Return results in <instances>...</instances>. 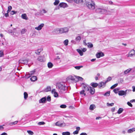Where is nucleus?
I'll return each instance as SVG.
<instances>
[{
  "label": "nucleus",
  "mask_w": 135,
  "mask_h": 135,
  "mask_svg": "<svg viewBox=\"0 0 135 135\" xmlns=\"http://www.w3.org/2000/svg\"><path fill=\"white\" fill-rule=\"evenodd\" d=\"M90 10H93L95 8V5L94 2L92 1H86L85 4Z\"/></svg>",
  "instance_id": "obj_1"
},
{
  "label": "nucleus",
  "mask_w": 135,
  "mask_h": 135,
  "mask_svg": "<svg viewBox=\"0 0 135 135\" xmlns=\"http://www.w3.org/2000/svg\"><path fill=\"white\" fill-rule=\"evenodd\" d=\"M56 87L59 89L66 91L67 90V88L63 83H58L56 85Z\"/></svg>",
  "instance_id": "obj_2"
},
{
  "label": "nucleus",
  "mask_w": 135,
  "mask_h": 135,
  "mask_svg": "<svg viewBox=\"0 0 135 135\" xmlns=\"http://www.w3.org/2000/svg\"><path fill=\"white\" fill-rule=\"evenodd\" d=\"M95 11L96 12L101 14H105L107 12V10L102 7L96 8L95 9Z\"/></svg>",
  "instance_id": "obj_3"
},
{
  "label": "nucleus",
  "mask_w": 135,
  "mask_h": 135,
  "mask_svg": "<svg viewBox=\"0 0 135 135\" xmlns=\"http://www.w3.org/2000/svg\"><path fill=\"white\" fill-rule=\"evenodd\" d=\"M58 33H62L68 32L69 31L68 28L65 27L60 28H58L57 29Z\"/></svg>",
  "instance_id": "obj_4"
},
{
  "label": "nucleus",
  "mask_w": 135,
  "mask_h": 135,
  "mask_svg": "<svg viewBox=\"0 0 135 135\" xmlns=\"http://www.w3.org/2000/svg\"><path fill=\"white\" fill-rule=\"evenodd\" d=\"M55 125L56 126L60 127H64L65 126H69L70 124L68 123H66L64 122L61 123L60 121H58L55 123Z\"/></svg>",
  "instance_id": "obj_5"
},
{
  "label": "nucleus",
  "mask_w": 135,
  "mask_h": 135,
  "mask_svg": "<svg viewBox=\"0 0 135 135\" xmlns=\"http://www.w3.org/2000/svg\"><path fill=\"white\" fill-rule=\"evenodd\" d=\"M81 86L83 87L85 91H89L90 86L89 85L85 83H83L81 84Z\"/></svg>",
  "instance_id": "obj_6"
},
{
  "label": "nucleus",
  "mask_w": 135,
  "mask_h": 135,
  "mask_svg": "<svg viewBox=\"0 0 135 135\" xmlns=\"http://www.w3.org/2000/svg\"><path fill=\"white\" fill-rule=\"evenodd\" d=\"M131 91V90H130L127 89L125 91L123 90L119 91H118V95L120 96H122L124 95L126 96L127 94V91Z\"/></svg>",
  "instance_id": "obj_7"
},
{
  "label": "nucleus",
  "mask_w": 135,
  "mask_h": 135,
  "mask_svg": "<svg viewBox=\"0 0 135 135\" xmlns=\"http://www.w3.org/2000/svg\"><path fill=\"white\" fill-rule=\"evenodd\" d=\"M74 2L77 4H85L86 2V0H73Z\"/></svg>",
  "instance_id": "obj_8"
},
{
  "label": "nucleus",
  "mask_w": 135,
  "mask_h": 135,
  "mask_svg": "<svg viewBox=\"0 0 135 135\" xmlns=\"http://www.w3.org/2000/svg\"><path fill=\"white\" fill-rule=\"evenodd\" d=\"M28 60L27 59H22L19 61V63H21L24 64H27L28 62Z\"/></svg>",
  "instance_id": "obj_9"
},
{
  "label": "nucleus",
  "mask_w": 135,
  "mask_h": 135,
  "mask_svg": "<svg viewBox=\"0 0 135 135\" xmlns=\"http://www.w3.org/2000/svg\"><path fill=\"white\" fill-rule=\"evenodd\" d=\"M106 83L105 82L102 81L99 83L98 87L99 88H103L105 86V84Z\"/></svg>",
  "instance_id": "obj_10"
},
{
  "label": "nucleus",
  "mask_w": 135,
  "mask_h": 135,
  "mask_svg": "<svg viewBox=\"0 0 135 135\" xmlns=\"http://www.w3.org/2000/svg\"><path fill=\"white\" fill-rule=\"evenodd\" d=\"M35 72V70L31 71L30 73H28V74H27L26 75L25 78L26 79H28L30 78L31 75L33 74Z\"/></svg>",
  "instance_id": "obj_11"
},
{
  "label": "nucleus",
  "mask_w": 135,
  "mask_h": 135,
  "mask_svg": "<svg viewBox=\"0 0 135 135\" xmlns=\"http://www.w3.org/2000/svg\"><path fill=\"white\" fill-rule=\"evenodd\" d=\"M135 54V51L133 50L132 49L129 52L128 54L127 55V57H131L132 56Z\"/></svg>",
  "instance_id": "obj_12"
},
{
  "label": "nucleus",
  "mask_w": 135,
  "mask_h": 135,
  "mask_svg": "<svg viewBox=\"0 0 135 135\" xmlns=\"http://www.w3.org/2000/svg\"><path fill=\"white\" fill-rule=\"evenodd\" d=\"M104 55V54L102 52H97L96 54V57L98 58H99L103 56Z\"/></svg>",
  "instance_id": "obj_13"
},
{
  "label": "nucleus",
  "mask_w": 135,
  "mask_h": 135,
  "mask_svg": "<svg viewBox=\"0 0 135 135\" xmlns=\"http://www.w3.org/2000/svg\"><path fill=\"white\" fill-rule=\"evenodd\" d=\"M44 23H41L38 27H35V28L38 30H40L42 28L44 27Z\"/></svg>",
  "instance_id": "obj_14"
},
{
  "label": "nucleus",
  "mask_w": 135,
  "mask_h": 135,
  "mask_svg": "<svg viewBox=\"0 0 135 135\" xmlns=\"http://www.w3.org/2000/svg\"><path fill=\"white\" fill-rule=\"evenodd\" d=\"M46 97L42 98L39 100V103H45L46 100Z\"/></svg>",
  "instance_id": "obj_15"
},
{
  "label": "nucleus",
  "mask_w": 135,
  "mask_h": 135,
  "mask_svg": "<svg viewBox=\"0 0 135 135\" xmlns=\"http://www.w3.org/2000/svg\"><path fill=\"white\" fill-rule=\"evenodd\" d=\"M37 59L40 62H44L45 61L44 57L43 56H40L37 58Z\"/></svg>",
  "instance_id": "obj_16"
},
{
  "label": "nucleus",
  "mask_w": 135,
  "mask_h": 135,
  "mask_svg": "<svg viewBox=\"0 0 135 135\" xmlns=\"http://www.w3.org/2000/svg\"><path fill=\"white\" fill-rule=\"evenodd\" d=\"M89 91L91 94L93 95L95 93V89L94 88L90 87L89 91Z\"/></svg>",
  "instance_id": "obj_17"
},
{
  "label": "nucleus",
  "mask_w": 135,
  "mask_h": 135,
  "mask_svg": "<svg viewBox=\"0 0 135 135\" xmlns=\"http://www.w3.org/2000/svg\"><path fill=\"white\" fill-rule=\"evenodd\" d=\"M59 6L61 7L65 8L67 7V5L66 3H61L59 4Z\"/></svg>",
  "instance_id": "obj_18"
},
{
  "label": "nucleus",
  "mask_w": 135,
  "mask_h": 135,
  "mask_svg": "<svg viewBox=\"0 0 135 135\" xmlns=\"http://www.w3.org/2000/svg\"><path fill=\"white\" fill-rule=\"evenodd\" d=\"M76 130L73 132V134H77L78 133L80 129V128L79 127H77L76 128Z\"/></svg>",
  "instance_id": "obj_19"
},
{
  "label": "nucleus",
  "mask_w": 135,
  "mask_h": 135,
  "mask_svg": "<svg viewBox=\"0 0 135 135\" xmlns=\"http://www.w3.org/2000/svg\"><path fill=\"white\" fill-rule=\"evenodd\" d=\"M51 87L50 86H47L45 88L44 90V91L46 92H47L51 91Z\"/></svg>",
  "instance_id": "obj_20"
},
{
  "label": "nucleus",
  "mask_w": 135,
  "mask_h": 135,
  "mask_svg": "<svg viewBox=\"0 0 135 135\" xmlns=\"http://www.w3.org/2000/svg\"><path fill=\"white\" fill-rule=\"evenodd\" d=\"M42 50L41 49H38L35 50V53L37 55H39Z\"/></svg>",
  "instance_id": "obj_21"
},
{
  "label": "nucleus",
  "mask_w": 135,
  "mask_h": 135,
  "mask_svg": "<svg viewBox=\"0 0 135 135\" xmlns=\"http://www.w3.org/2000/svg\"><path fill=\"white\" fill-rule=\"evenodd\" d=\"M135 131V128H133L128 129L127 132L128 133H131Z\"/></svg>",
  "instance_id": "obj_22"
},
{
  "label": "nucleus",
  "mask_w": 135,
  "mask_h": 135,
  "mask_svg": "<svg viewBox=\"0 0 135 135\" xmlns=\"http://www.w3.org/2000/svg\"><path fill=\"white\" fill-rule=\"evenodd\" d=\"M96 108L95 105L93 104L91 105L89 107V109L91 110H93Z\"/></svg>",
  "instance_id": "obj_23"
},
{
  "label": "nucleus",
  "mask_w": 135,
  "mask_h": 135,
  "mask_svg": "<svg viewBox=\"0 0 135 135\" xmlns=\"http://www.w3.org/2000/svg\"><path fill=\"white\" fill-rule=\"evenodd\" d=\"M30 80L32 81H34L37 80V77L36 76H33L31 77L30 79Z\"/></svg>",
  "instance_id": "obj_24"
},
{
  "label": "nucleus",
  "mask_w": 135,
  "mask_h": 135,
  "mask_svg": "<svg viewBox=\"0 0 135 135\" xmlns=\"http://www.w3.org/2000/svg\"><path fill=\"white\" fill-rule=\"evenodd\" d=\"M76 51L81 56H82L83 55V53L81 50L78 49H76Z\"/></svg>",
  "instance_id": "obj_25"
},
{
  "label": "nucleus",
  "mask_w": 135,
  "mask_h": 135,
  "mask_svg": "<svg viewBox=\"0 0 135 135\" xmlns=\"http://www.w3.org/2000/svg\"><path fill=\"white\" fill-rule=\"evenodd\" d=\"M91 85L93 88H96L98 86V84L96 83H91Z\"/></svg>",
  "instance_id": "obj_26"
},
{
  "label": "nucleus",
  "mask_w": 135,
  "mask_h": 135,
  "mask_svg": "<svg viewBox=\"0 0 135 135\" xmlns=\"http://www.w3.org/2000/svg\"><path fill=\"white\" fill-rule=\"evenodd\" d=\"M21 17L23 19L25 20H27L28 19V18L27 16V15L26 14L24 13L22 14L21 15Z\"/></svg>",
  "instance_id": "obj_27"
},
{
  "label": "nucleus",
  "mask_w": 135,
  "mask_h": 135,
  "mask_svg": "<svg viewBox=\"0 0 135 135\" xmlns=\"http://www.w3.org/2000/svg\"><path fill=\"white\" fill-rule=\"evenodd\" d=\"M132 69H131L129 68L125 71L124 72V74H127L129 73L131 71Z\"/></svg>",
  "instance_id": "obj_28"
},
{
  "label": "nucleus",
  "mask_w": 135,
  "mask_h": 135,
  "mask_svg": "<svg viewBox=\"0 0 135 135\" xmlns=\"http://www.w3.org/2000/svg\"><path fill=\"white\" fill-rule=\"evenodd\" d=\"M18 122V121H16L14 122L10 123L9 124V125L10 126H12L17 124Z\"/></svg>",
  "instance_id": "obj_29"
},
{
  "label": "nucleus",
  "mask_w": 135,
  "mask_h": 135,
  "mask_svg": "<svg viewBox=\"0 0 135 135\" xmlns=\"http://www.w3.org/2000/svg\"><path fill=\"white\" fill-rule=\"evenodd\" d=\"M28 97V94L27 93L25 92L24 93V97L25 100H26Z\"/></svg>",
  "instance_id": "obj_30"
},
{
  "label": "nucleus",
  "mask_w": 135,
  "mask_h": 135,
  "mask_svg": "<svg viewBox=\"0 0 135 135\" xmlns=\"http://www.w3.org/2000/svg\"><path fill=\"white\" fill-rule=\"evenodd\" d=\"M70 133L69 132H63L62 133V135H70Z\"/></svg>",
  "instance_id": "obj_31"
},
{
  "label": "nucleus",
  "mask_w": 135,
  "mask_h": 135,
  "mask_svg": "<svg viewBox=\"0 0 135 135\" xmlns=\"http://www.w3.org/2000/svg\"><path fill=\"white\" fill-rule=\"evenodd\" d=\"M123 108H120L118 112H117V113L119 114H120L123 111Z\"/></svg>",
  "instance_id": "obj_32"
},
{
  "label": "nucleus",
  "mask_w": 135,
  "mask_h": 135,
  "mask_svg": "<svg viewBox=\"0 0 135 135\" xmlns=\"http://www.w3.org/2000/svg\"><path fill=\"white\" fill-rule=\"evenodd\" d=\"M87 46L89 48H91L93 47V45L91 43L89 42L88 43Z\"/></svg>",
  "instance_id": "obj_33"
},
{
  "label": "nucleus",
  "mask_w": 135,
  "mask_h": 135,
  "mask_svg": "<svg viewBox=\"0 0 135 135\" xmlns=\"http://www.w3.org/2000/svg\"><path fill=\"white\" fill-rule=\"evenodd\" d=\"M48 67L49 68H51L53 66V64L51 62H49L47 64Z\"/></svg>",
  "instance_id": "obj_34"
},
{
  "label": "nucleus",
  "mask_w": 135,
  "mask_h": 135,
  "mask_svg": "<svg viewBox=\"0 0 135 135\" xmlns=\"http://www.w3.org/2000/svg\"><path fill=\"white\" fill-rule=\"evenodd\" d=\"M69 41L67 39L65 40L64 42V44L65 46H67L68 45V44Z\"/></svg>",
  "instance_id": "obj_35"
},
{
  "label": "nucleus",
  "mask_w": 135,
  "mask_h": 135,
  "mask_svg": "<svg viewBox=\"0 0 135 135\" xmlns=\"http://www.w3.org/2000/svg\"><path fill=\"white\" fill-rule=\"evenodd\" d=\"M26 31V30L25 29H22L21 31L22 34H24Z\"/></svg>",
  "instance_id": "obj_36"
},
{
  "label": "nucleus",
  "mask_w": 135,
  "mask_h": 135,
  "mask_svg": "<svg viewBox=\"0 0 135 135\" xmlns=\"http://www.w3.org/2000/svg\"><path fill=\"white\" fill-rule=\"evenodd\" d=\"M12 8V7L11 6H9L8 8V10L7 11V12L8 13H9L10 11H11Z\"/></svg>",
  "instance_id": "obj_37"
},
{
  "label": "nucleus",
  "mask_w": 135,
  "mask_h": 135,
  "mask_svg": "<svg viewBox=\"0 0 135 135\" xmlns=\"http://www.w3.org/2000/svg\"><path fill=\"white\" fill-rule=\"evenodd\" d=\"M3 51L2 50H0V57H3Z\"/></svg>",
  "instance_id": "obj_38"
},
{
  "label": "nucleus",
  "mask_w": 135,
  "mask_h": 135,
  "mask_svg": "<svg viewBox=\"0 0 135 135\" xmlns=\"http://www.w3.org/2000/svg\"><path fill=\"white\" fill-rule=\"evenodd\" d=\"M59 0H55L54 4L55 5H57L59 3Z\"/></svg>",
  "instance_id": "obj_39"
},
{
  "label": "nucleus",
  "mask_w": 135,
  "mask_h": 135,
  "mask_svg": "<svg viewBox=\"0 0 135 135\" xmlns=\"http://www.w3.org/2000/svg\"><path fill=\"white\" fill-rule=\"evenodd\" d=\"M110 91H108L105 93L104 94V95L105 96H108L110 95Z\"/></svg>",
  "instance_id": "obj_40"
},
{
  "label": "nucleus",
  "mask_w": 135,
  "mask_h": 135,
  "mask_svg": "<svg viewBox=\"0 0 135 135\" xmlns=\"http://www.w3.org/2000/svg\"><path fill=\"white\" fill-rule=\"evenodd\" d=\"M112 79V78L110 77H109L107 78V80L105 82L107 83L108 81H110Z\"/></svg>",
  "instance_id": "obj_41"
},
{
  "label": "nucleus",
  "mask_w": 135,
  "mask_h": 135,
  "mask_svg": "<svg viewBox=\"0 0 135 135\" xmlns=\"http://www.w3.org/2000/svg\"><path fill=\"white\" fill-rule=\"evenodd\" d=\"M118 85V84H115L114 85H112L110 89H113L116 87Z\"/></svg>",
  "instance_id": "obj_42"
},
{
  "label": "nucleus",
  "mask_w": 135,
  "mask_h": 135,
  "mask_svg": "<svg viewBox=\"0 0 135 135\" xmlns=\"http://www.w3.org/2000/svg\"><path fill=\"white\" fill-rule=\"evenodd\" d=\"M46 100L48 102H50L51 101V98L50 96H48L46 98Z\"/></svg>",
  "instance_id": "obj_43"
},
{
  "label": "nucleus",
  "mask_w": 135,
  "mask_h": 135,
  "mask_svg": "<svg viewBox=\"0 0 135 135\" xmlns=\"http://www.w3.org/2000/svg\"><path fill=\"white\" fill-rule=\"evenodd\" d=\"M75 39L76 41H79L81 39V37L80 36H78L76 37Z\"/></svg>",
  "instance_id": "obj_44"
},
{
  "label": "nucleus",
  "mask_w": 135,
  "mask_h": 135,
  "mask_svg": "<svg viewBox=\"0 0 135 135\" xmlns=\"http://www.w3.org/2000/svg\"><path fill=\"white\" fill-rule=\"evenodd\" d=\"M83 67V66H75V68L79 70L81 68H82Z\"/></svg>",
  "instance_id": "obj_45"
},
{
  "label": "nucleus",
  "mask_w": 135,
  "mask_h": 135,
  "mask_svg": "<svg viewBox=\"0 0 135 135\" xmlns=\"http://www.w3.org/2000/svg\"><path fill=\"white\" fill-rule=\"evenodd\" d=\"M27 132L30 135H32L33 133L32 131H27Z\"/></svg>",
  "instance_id": "obj_46"
},
{
  "label": "nucleus",
  "mask_w": 135,
  "mask_h": 135,
  "mask_svg": "<svg viewBox=\"0 0 135 135\" xmlns=\"http://www.w3.org/2000/svg\"><path fill=\"white\" fill-rule=\"evenodd\" d=\"M113 103H107V105L108 106H112L114 105Z\"/></svg>",
  "instance_id": "obj_47"
},
{
  "label": "nucleus",
  "mask_w": 135,
  "mask_h": 135,
  "mask_svg": "<svg viewBox=\"0 0 135 135\" xmlns=\"http://www.w3.org/2000/svg\"><path fill=\"white\" fill-rule=\"evenodd\" d=\"M45 123L44 122H40L38 123V125H41L44 124Z\"/></svg>",
  "instance_id": "obj_48"
},
{
  "label": "nucleus",
  "mask_w": 135,
  "mask_h": 135,
  "mask_svg": "<svg viewBox=\"0 0 135 135\" xmlns=\"http://www.w3.org/2000/svg\"><path fill=\"white\" fill-rule=\"evenodd\" d=\"M60 107L61 108H65L66 107V106L65 104H62L60 106Z\"/></svg>",
  "instance_id": "obj_49"
},
{
  "label": "nucleus",
  "mask_w": 135,
  "mask_h": 135,
  "mask_svg": "<svg viewBox=\"0 0 135 135\" xmlns=\"http://www.w3.org/2000/svg\"><path fill=\"white\" fill-rule=\"evenodd\" d=\"M54 97H58V94L57 92H54Z\"/></svg>",
  "instance_id": "obj_50"
},
{
  "label": "nucleus",
  "mask_w": 135,
  "mask_h": 135,
  "mask_svg": "<svg viewBox=\"0 0 135 135\" xmlns=\"http://www.w3.org/2000/svg\"><path fill=\"white\" fill-rule=\"evenodd\" d=\"M17 12V11H12L11 12L10 14L11 15H13L14 14L16 13Z\"/></svg>",
  "instance_id": "obj_51"
},
{
  "label": "nucleus",
  "mask_w": 135,
  "mask_h": 135,
  "mask_svg": "<svg viewBox=\"0 0 135 135\" xmlns=\"http://www.w3.org/2000/svg\"><path fill=\"white\" fill-rule=\"evenodd\" d=\"M118 89L115 88L113 90V91L115 93H117L118 92Z\"/></svg>",
  "instance_id": "obj_52"
},
{
  "label": "nucleus",
  "mask_w": 135,
  "mask_h": 135,
  "mask_svg": "<svg viewBox=\"0 0 135 135\" xmlns=\"http://www.w3.org/2000/svg\"><path fill=\"white\" fill-rule=\"evenodd\" d=\"M81 50L83 52H85L87 50V49L86 48H81Z\"/></svg>",
  "instance_id": "obj_53"
},
{
  "label": "nucleus",
  "mask_w": 135,
  "mask_h": 135,
  "mask_svg": "<svg viewBox=\"0 0 135 135\" xmlns=\"http://www.w3.org/2000/svg\"><path fill=\"white\" fill-rule=\"evenodd\" d=\"M77 78L78 79V80L80 81H82L83 80V79L81 77L78 76Z\"/></svg>",
  "instance_id": "obj_54"
},
{
  "label": "nucleus",
  "mask_w": 135,
  "mask_h": 135,
  "mask_svg": "<svg viewBox=\"0 0 135 135\" xmlns=\"http://www.w3.org/2000/svg\"><path fill=\"white\" fill-rule=\"evenodd\" d=\"M127 104L129 106L131 107H132V104L129 102H128L127 103Z\"/></svg>",
  "instance_id": "obj_55"
},
{
  "label": "nucleus",
  "mask_w": 135,
  "mask_h": 135,
  "mask_svg": "<svg viewBox=\"0 0 135 135\" xmlns=\"http://www.w3.org/2000/svg\"><path fill=\"white\" fill-rule=\"evenodd\" d=\"M85 92V90H83L81 91L80 92V94H83Z\"/></svg>",
  "instance_id": "obj_56"
},
{
  "label": "nucleus",
  "mask_w": 135,
  "mask_h": 135,
  "mask_svg": "<svg viewBox=\"0 0 135 135\" xmlns=\"http://www.w3.org/2000/svg\"><path fill=\"white\" fill-rule=\"evenodd\" d=\"M115 107H113L111 109V111L112 112H114L115 110Z\"/></svg>",
  "instance_id": "obj_57"
},
{
  "label": "nucleus",
  "mask_w": 135,
  "mask_h": 135,
  "mask_svg": "<svg viewBox=\"0 0 135 135\" xmlns=\"http://www.w3.org/2000/svg\"><path fill=\"white\" fill-rule=\"evenodd\" d=\"M8 13H8L7 12V13H6L5 14V16L6 17H8V16H9V15L8 14Z\"/></svg>",
  "instance_id": "obj_58"
},
{
  "label": "nucleus",
  "mask_w": 135,
  "mask_h": 135,
  "mask_svg": "<svg viewBox=\"0 0 135 135\" xmlns=\"http://www.w3.org/2000/svg\"><path fill=\"white\" fill-rule=\"evenodd\" d=\"M80 135H87V134L85 133H81Z\"/></svg>",
  "instance_id": "obj_59"
},
{
  "label": "nucleus",
  "mask_w": 135,
  "mask_h": 135,
  "mask_svg": "<svg viewBox=\"0 0 135 135\" xmlns=\"http://www.w3.org/2000/svg\"><path fill=\"white\" fill-rule=\"evenodd\" d=\"M56 92L55 91V89H53L51 91V93H52L53 94L54 92Z\"/></svg>",
  "instance_id": "obj_60"
},
{
  "label": "nucleus",
  "mask_w": 135,
  "mask_h": 135,
  "mask_svg": "<svg viewBox=\"0 0 135 135\" xmlns=\"http://www.w3.org/2000/svg\"><path fill=\"white\" fill-rule=\"evenodd\" d=\"M133 88V92L135 91V86H133L132 87Z\"/></svg>",
  "instance_id": "obj_61"
},
{
  "label": "nucleus",
  "mask_w": 135,
  "mask_h": 135,
  "mask_svg": "<svg viewBox=\"0 0 135 135\" xmlns=\"http://www.w3.org/2000/svg\"><path fill=\"white\" fill-rule=\"evenodd\" d=\"M101 118H102V117H97L96 118V120H98V119H101Z\"/></svg>",
  "instance_id": "obj_62"
},
{
  "label": "nucleus",
  "mask_w": 135,
  "mask_h": 135,
  "mask_svg": "<svg viewBox=\"0 0 135 135\" xmlns=\"http://www.w3.org/2000/svg\"><path fill=\"white\" fill-rule=\"evenodd\" d=\"M0 135H7V134L5 132H4V133H2Z\"/></svg>",
  "instance_id": "obj_63"
},
{
  "label": "nucleus",
  "mask_w": 135,
  "mask_h": 135,
  "mask_svg": "<svg viewBox=\"0 0 135 135\" xmlns=\"http://www.w3.org/2000/svg\"><path fill=\"white\" fill-rule=\"evenodd\" d=\"M130 102L131 103H133L134 102H135V99H133V100H131L130 101Z\"/></svg>",
  "instance_id": "obj_64"
}]
</instances>
